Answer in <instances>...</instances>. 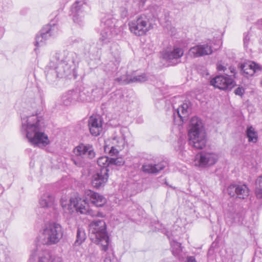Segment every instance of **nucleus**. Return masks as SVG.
<instances>
[{
	"label": "nucleus",
	"mask_w": 262,
	"mask_h": 262,
	"mask_svg": "<svg viewBox=\"0 0 262 262\" xmlns=\"http://www.w3.org/2000/svg\"><path fill=\"white\" fill-rule=\"evenodd\" d=\"M58 28L54 21L44 27L39 34L36 36L35 45L37 47L43 46L46 40L51 36H54L58 33Z\"/></svg>",
	"instance_id": "9d476101"
},
{
	"label": "nucleus",
	"mask_w": 262,
	"mask_h": 262,
	"mask_svg": "<svg viewBox=\"0 0 262 262\" xmlns=\"http://www.w3.org/2000/svg\"><path fill=\"white\" fill-rule=\"evenodd\" d=\"M56 63L52 60L46 70V79L50 84H54L58 78L71 75L76 69L78 60L77 55L73 52L63 51L57 52L53 56Z\"/></svg>",
	"instance_id": "f257e3e1"
},
{
	"label": "nucleus",
	"mask_w": 262,
	"mask_h": 262,
	"mask_svg": "<svg viewBox=\"0 0 262 262\" xmlns=\"http://www.w3.org/2000/svg\"><path fill=\"white\" fill-rule=\"evenodd\" d=\"M91 238L94 243L100 245L102 250H108L109 238L106 232V226L103 220L94 221L90 225Z\"/></svg>",
	"instance_id": "39448f33"
},
{
	"label": "nucleus",
	"mask_w": 262,
	"mask_h": 262,
	"mask_svg": "<svg viewBox=\"0 0 262 262\" xmlns=\"http://www.w3.org/2000/svg\"><path fill=\"white\" fill-rule=\"evenodd\" d=\"M171 251L174 256L180 258L182 249L181 244L176 241H170Z\"/></svg>",
	"instance_id": "7c9ffc66"
},
{
	"label": "nucleus",
	"mask_w": 262,
	"mask_h": 262,
	"mask_svg": "<svg viewBox=\"0 0 262 262\" xmlns=\"http://www.w3.org/2000/svg\"><path fill=\"white\" fill-rule=\"evenodd\" d=\"M109 162L110 164H114L117 166L123 165L124 164V161L122 158H111Z\"/></svg>",
	"instance_id": "58836bf2"
},
{
	"label": "nucleus",
	"mask_w": 262,
	"mask_h": 262,
	"mask_svg": "<svg viewBox=\"0 0 262 262\" xmlns=\"http://www.w3.org/2000/svg\"><path fill=\"white\" fill-rule=\"evenodd\" d=\"M229 70H230L231 74H233V75H234L235 74V69L233 67H230Z\"/></svg>",
	"instance_id": "8fccbe9b"
},
{
	"label": "nucleus",
	"mask_w": 262,
	"mask_h": 262,
	"mask_svg": "<svg viewBox=\"0 0 262 262\" xmlns=\"http://www.w3.org/2000/svg\"><path fill=\"white\" fill-rule=\"evenodd\" d=\"M88 8L86 3L82 0L77 1L73 4L71 7V15L75 23L80 24L83 21Z\"/></svg>",
	"instance_id": "f8f14e48"
},
{
	"label": "nucleus",
	"mask_w": 262,
	"mask_h": 262,
	"mask_svg": "<svg viewBox=\"0 0 262 262\" xmlns=\"http://www.w3.org/2000/svg\"><path fill=\"white\" fill-rule=\"evenodd\" d=\"M125 74L120 76L115 79V82L120 84H127L131 83L132 74H128L127 72L125 71Z\"/></svg>",
	"instance_id": "2f4dec72"
},
{
	"label": "nucleus",
	"mask_w": 262,
	"mask_h": 262,
	"mask_svg": "<svg viewBox=\"0 0 262 262\" xmlns=\"http://www.w3.org/2000/svg\"><path fill=\"white\" fill-rule=\"evenodd\" d=\"M255 25L259 29H262V18L258 19L255 23Z\"/></svg>",
	"instance_id": "de8ad7c7"
},
{
	"label": "nucleus",
	"mask_w": 262,
	"mask_h": 262,
	"mask_svg": "<svg viewBox=\"0 0 262 262\" xmlns=\"http://www.w3.org/2000/svg\"><path fill=\"white\" fill-rule=\"evenodd\" d=\"M184 54L183 50L179 47H174L172 49H166L163 52V58L173 62V60L180 59Z\"/></svg>",
	"instance_id": "412c9836"
},
{
	"label": "nucleus",
	"mask_w": 262,
	"mask_h": 262,
	"mask_svg": "<svg viewBox=\"0 0 262 262\" xmlns=\"http://www.w3.org/2000/svg\"><path fill=\"white\" fill-rule=\"evenodd\" d=\"M128 11L125 8H123L121 12V16L122 18H125L128 16Z\"/></svg>",
	"instance_id": "a18cd8bd"
},
{
	"label": "nucleus",
	"mask_w": 262,
	"mask_h": 262,
	"mask_svg": "<svg viewBox=\"0 0 262 262\" xmlns=\"http://www.w3.org/2000/svg\"><path fill=\"white\" fill-rule=\"evenodd\" d=\"M21 133L34 147L43 148L48 145L50 140L45 133L42 118L37 112L35 114L21 119Z\"/></svg>",
	"instance_id": "f03ea898"
},
{
	"label": "nucleus",
	"mask_w": 262,
	"mask_h": 262,
	"mask_svg": "<svg viewBox=\"0 0 262 262\" xmlns=\"http://www.w3.org/2000/svg\"><path fill=\"white\" fill-rule=\"evenodd\" d=\"M167 166L166 162H161L157 164H146L142 166V170L144 172L157 174Z\"/></svg>",
	"instance_id": "5701e85b"
},
{
	"label": "nucleus",
	"mask_w": 262,
	"mask_h": 262,
	"mask_svg": "<svg viewBox=\"0 0 262 262\" xmlns=\"http://www.w3.org/2000/svg\"><path fill=\"white\" fill-rule=\"evenodd\" d=\"M189 144L196 149L203 148L206 143V136L202 120L197 117H192L188 129Z\"/></svg>",
	"instance_id": "7ed1b4c3"
},
{
	"label": "nucleus",
	"mask_w": 262,
	"mask_h": 262,
	"mask_svg": "<svg viewBox=\"0 0 262 262\" xmlns=\"http://www.w3.org/2000/svg\"><path fill=\"white\" fill-rule=\"evenodd\" d=\"M244 92V90L242 88L238 87L235 90L234 93L236 95L242 96Z\"/></svg>",
	"instance_id": "c03bdc74"
},
{
	"label": "nucleus",
	"mask_w": 262,
	"mask_h": 262,
	"mask_svg": "<svg viewBox=\"0 0 262 262\" xmlns=\"http://www.w3.org/2000/svg\"><path fill=\"white\" fill-rule=\"evenodd\" d=\"M118 20L111 15H108L102 18L101 26L102 28L110 30H114L116 28H120Z\"/></svg>",
	"instance_id": "393cba45"
},
{
	"label": "nucleus",
	"mask_w": 262,
	"mask_h": 262,
	"mask_svg": "<svg viewBox=\"0 0 262 262\" xmlns=\"http://www.w3.org/2000/svg\"><path fill=\"white\" fill-rule=\"evenodd\" d=\"M110 160L108 157H101L98 159L97 164L99 166L103 167L102 168H107V167L110 164Z\"/></svg>",
	"instance_id": "e433bc0d"
},
{
	"label": "nucleus",
	"mask_w": 262,
	"mask_h": 262,
	"mask_svg": "<svg viewBox=\"0 0 262 262\" xmlns=\"http://www.w3.org/2000/svg\"><path fill=\"white\" fill-rule=\"evenodd\" d=\"M2 164L1 163H0V167L2 166Z\"/></svg>",
	"instance_id": "864d4df0"
},
{
	"label": "nucleus",
	"mask_w": 262,
	"mask_h": 262,
	"mask_svg": "<svg viewBox=\"0 0 262 262\" xmlns=\"http://www.w3.org/2000/svg\"><path fill=\"white\" fill-rule=\"evenodd\" d=\"M260 47H259V50L262 52V40L260 41Z\"/></svg>",
	"instance_id": "3c124183"
},
{
	"label": "nucleus",
	"mask_w": 262,
	"mask_h": 262,
	"mask_svg": "<svg viewBox=\"0 0 262 262\" xmlns=\"http://www.w3.org/2000/svg\"><path fill=\"white\" fill-rule=\"evenodd\" d=\"M174 60H173V62H172V63H173L176 64V63L174 62ZM176 63H178V62H176Z\"/></svg>",
	"instance_id": "603ef678"
},
{
	"label": "nucleus",
	"mask_w": 262,
	"mask_h": 262,
	"mask_svg": "<svg viewBox=\"0 0 262 262\" xmlns=\"http://www.w3.org/2000/svg\"><path fill=\"white\" fill-rule=\"evenodd\" d=\"M86 199L90 200L96 207H102L106 203V199L102 195L91 190H86L84 192Z\"/></svg>",
	"instance_id": "6ab92c4d"
},
{
	"label": "nucleus",
	"mask_w": 262,
	"mask_h": 262,
	"mask_svg": "<svg viewBox=\"0 0 262 262\" xmlns=\"http://www.w3.org/2000/svg\"><path fill=\"white\" fill-rule=\"evenodd\" d=\"M189 105L187 103L182 104L173 113L174 123L181 125L185 120L189 114Z\"/></svg>",
	"instance_id": "2eb2a0df"
},
{
	"label": "nucleus",
	"mask_w": 262,
	"mask_h": 262,
	"mask_svg": "<svg viewBox=\"0 0 262 262\" xmlns=\"http://www.w3.org/2000/svg\"><path fill=\"white\" fill-rule=\"evenodd\" d=\"M108 168H101L96 173L94 174L92 177L91 183L94 188H99L104 186L107 182L108 174Z\"/></svg>",
	"instance_id": "4468645a"
},
{
	"label": "nucleus",
	"mask_w": 262,
	"mask_h": 262,
	"mask_svg": "<svg viewBox=\"0 0 262 262\" xmlns=\"http://www.w3.org/2000/svg\"><path fill=\"white\" fill-rule=\"evenodd\" d=\"M212 53L210 46L208 44L200 45L191 48L188 51V55L191 57H198L210 55Z\"/></svg>",
	"instance_id": "a211bd4d"
},
{
	"label": "nucleus",
	"mask_w": 262,
	"mask_h": 262,
	"mask_svg": "<svg viewBox=\"0 0 262 262\" xmlns=\"http://www.w3.org/2000/svg\"><path fill=\"white\" fill-rule=\"evenodd\" d=\"M63 229L57 223H51L46 225L43 229L40 240L42 244L53 245L57 244L62 238Z\"/></svg>",
	"instance_id": "0eeeda50"
},
{
	"label": "nucleus",
	"mask_w": 262,
	"mask_h": 262,
	"mask_svg": "<svg viewBox=\"0 0 262 262\" xmlns=\"http://www.w3.org/2000/svg\"><path fill=\"white\" fill-rule=\"evenodd\" d=\"M125 145V139L123 136H114L112 139L105 141L104 151L108 152L111 155H117L120 150L123 149Z\"/></svg>",
	"instance_id": "9b49d317"
},
{
	"label": "nucleus",
	"mask_w": 262,
	"mask_h": 262,
	"mask_svg": "<svg viewBox=\"0 0 262 262\" xmlns=\"http://www.w3.org/2000/svg\"><path fill=\"white\" fill-rule=\"evenodd\" d=\"M244 44L245 47H247L249 41H250V36L249 35V33H247L246 34H244Z\"/></svg>",
	"instance_id": "37998d69"
},
{
	"label": "nucleus",
	"mask_w": 262,
	"mask_h": 262,
	"mask_svg": "<svg viewBox=\"0 0 262 262\" xmlns=\"http://www.w3.org/2000/svg\"><path fill=\"white\" fill-rule=\"evenodd\" d=\"M114 259L113 252L112 250L108 251L105 255L104 262H114Z\"/></svg>",
	"instance_id": "a19ab883"
},
{
	"label": "nucleus",
	"mask_w": 262,
	"mask_h": 262,
	"mask_svg": "<svg viewBox=\"0 0 262 262\" xmlns=\"http://www.w3.org/2000/svg\"><path fill=\"white\" fill-rule=\"evenodd\" d=\"M238 67L242 74L247 77L252 76L255 73L261 71L262 70L261 66L252 61L239 63Z\"/></svg>",
	"instance_id": "dca6fc26"
},
{
	"label": "nucleus",
	"mask_w": 262,
	"mask_h": 262,
	"mask_svg": "<svg viewBox=\"0 0 262 262\" xmlns=\"http://www.w3.org/2000/svg\"><path fill=\"white\" fill-rule=\"evenodd\" d=\"M71 160L74 165L78 167H84L89 163V160L96 156L93 146L89 144H80L73 149Z\"/></svg>",
	"instance_id": "423d86ee"
},
{
	"label": "nucleus",
	"mask_w": 262,
	"mask_h": 262,
	"mask_svg": "<svg viewBox=\"0 0 262 262\" xmlns=\"http://www.w3.org/2000/svg\"><path fill=\"white\" fill-rule=\"evenodd\" d=\"M85 239V233L84 231L81 229L78 228L77 231V239L75 242L78 245L80 244Z\"/></svg>",
	"instance_id": "4c0bfd02"
},
{
	"label": "nucleus",
	"mask_w": 262,
	"mask_h": 262,
	"mask_svg": "<svg viewBox=\"0 0 262 262\" xmlns=\"http://www.w3.org/2000/svg\"><path fill=\"white\" fill-rule=\"evenodd\" d=\"M45 94L43 91L38 90V92L35 94L34 98V104L32 107L37 109V112L43 108L45 104Z\"/></svg>",
	"instance_id": "a878e982"
},
{
	"label": "nucleus",
	"mask_w": 262,
	"mask_h": 262,
	"mask_svg": "<svg viewBox=\"0 0 262 262\" xmlns=\"http://www.w3.org/2000/svg\"><path fill=\"white\" fill-rule=\"evenodd\" d=\"M219 155L213 152L201 151L195 156L194 164L200 168H206L214 165L219 159Z\"/></svg>",
	"instance_id": "1a4fd4ad"
},
{
	"label": "nucleus",
	"mask_w": 262,
	"mask_h": 262,
	"mask_svg": "<svg viewBox=\"0 0 262 262\" xmlns=\"http://www.w3.org/2000/svg\"><path fill=\"white\" fill-rule=\"evenodd\" d=\"M77 94L75 90H70L64 93L61 97V103L66 106H70L77 102Z\"/></svg>",
	"instance_id": "b1692460"
},
{
	"label": "nucleus",
	"mask_w": 262,
	"mask_h": 262,
	"mask_svg": "<svg viewBox=\"0 0 262 262\" xmlns=\"http://www.w3.org/2000/svg\"><path fill=\"white\" fill-rule=\"evenodd\" d=\"M5 23L3 19L0 18V39H1L5 33Z\"/></svg>",
	"instance_id": "79ce46f5"
},
{
	"label": "nucleus",
	"mask_w": 262,
	"mask_h": 262,
	"mask_svg": "<svg viewBox=\"0 0 262 262\" xmlns=\"http://www.w3.org/2000/svg\"><path fill=\"white\" fill-rule=\"evenodd\" d=\"M249 189L246 185H237L236 196L242 199H246L249 195Z\"/></svg>",
	"instance_id": "c756f323"
},
{
	"label": "nucleus",
	"mask_w": 262,
	"mask_h": 262,
	"mask_svg": "<svg viewBox=\"0 0 262 262\" xmlns=\"http://www.w3.org/2000/svg\"><path fill=\"white\" fill-rule=\"evenodd\" d=\"M147 80V77L144 73L137 75L134 72L132 74L131 83L142 82Z\"/></svg>",
	"instance_id": "72a5a7b5"
},
{
	"label": "nucleus",
	"mask_w": 262,
	"mask_h": 262,
	"mask_svg": "<svg viewBox=\"0 0 262 262\" xmlns=\"http://www.w3.org/2000/svg\"><path fill=\"white\" fill-rule=\"evenodd\" d=\"M8 253L6 247L0 244V262H8Z\"/></svg>",
	"instance_id": "f704fd0d"
},
{
	"label": "nucleus",
	"mask_w": 262,
	"mask_h": 262,
	"mask_svg": "<svg viewBox=\"0 0 262 262\" xmlns=\"http://www.w3.org/2000/svg\"><path fill=\"white\" fill-rule=\"evenodd\" d=\"M121 31L120 28H116L114 30L103 28L101 31L99 41L101 45L107 44L112 41L113 38Z\"/></svg>",
	"instance_id": "aec40b11"
},
{
	"label": "nucleus",
	"mask_w": 262,
	"mask_h": 262,
	"mask_svg": "<svg viewBox=\"0 0 262 262\" xmlns=\"http://www.w3.org/2000/svg\"><path fill=\"white\" fill-rule=\"evenodd\" d=\"M187 262H196L193 256H188L187 257Z\"/></svg>",
	"instance_id": "09e8293b"
},
{
	"label": "nucleus",
	"mask_w": 262,
	"mask_h": 262,
	"mask_svg": "<svg viewBox=\"0 0 262 262\" xmlns=\"http://www.w3.org/2000/svg\"><path fill=\"white\" fill-rule=\"evenodd\" d=\"M255 194L258 199L262 198V177H259L256 181Z\"/></svg>",
	"instance_id": "c9c22d12"
},
{
	"label": "nucleus",
	"mask_w": 262,
	"mask_h": 262,
	"mask_svg": "<svg viewBox=\"0 0 262 262\" xmlns=\"http://www.w3.org/2000/svg\"><path fill=\"white\" fill-rule=\"evenodd\" d=\"M54 199L51 195L49 193L43 194L39 200L40 205L43 207L53 208L54 209Z\"/></svg>",
	"instance_id": "cd10ccee"
},
{
	"label": "nucleus",
	"mask_w": 262,
	"mask_h": 262,
	"mask_svg": "<svg viewBox=\"0 0 262 262\" xmlns=\"http://www.w3.org/2000/svg\"><path fill=\"white\" fill-rule=\"evenodd\" d=\"M160 12L161 8L159 6H153L143 14L148 15L149 17V21L151 22L152 19L158 17Z\"/></svg>",
	"instance_id": "c85d7f7f"
},
{
	"label": "nucleus",
	"mask_w": 262,
	"mask_h": 262,
	"mask_svg": "<svg viewBox=\"0 0 262 262\" xmlns=\"http://www.w3.org/2000/svg\"><path fill=\"white\" fill-rule=\"evenodd\" d=\"M148 15L142 14L128 23L130 32L136 36H143L152 28L151 23L149 21Z\"/></svg>",
	"instance_id": "6e6552de"
},
{
	"label": "nucleus",
	"mask_w": 262,
	"mask_h": 262,
	"mask_svg": "<svg viewBox=\"0 0 262 262\" xmlns=\"http://www.w3.org/2000/svg\"><path fill=\"white\" fill-rule=\"evenodd\" d=\"M217 69L219 71H225L226 68L221 62H218L217 63Z\"/></svg>",
	"instance_id": "49530a36"
},
{
	"label": "nucleus",
	"mask_w": 262,
	"mask_h": 262,
	"mask_svg": "<svg viewBox=\"0 0 262 262\" xmlns=\"http://www.w3.org/2000/svg\"><path fill=\"white\" fill-rule=\"evenodd\" d=\"M61 205L64 211L69 213H72L75 210L81 214H85L92 217H104L103 213L90 209L85 201L80 198H71L69 202L62 199Z\"/></svg>",
	"instance_id": "20e7f679"
},
{
	"label": "nucleus",
	"mask_w": 262,
	"mask_h": 262,
	"mask_svg": "<svg viewBox=\"0 0 262 262\" xmlns=\"http://www.w3.org/2000/svg\"><path fill=\"white\" fill-rule=\"evenodd\" d=\"M247 136L249 142H256L257 139V135L254 129L252 127L247 128L246 131Z\"/></svg>",
	"instance_id": "473e14b6"
},
{
	"label": "nucleus",
	"mask_w": 262,
	"mask_h": 262,
	"mask_svg": "<svg viewBox=\"0 0 262 262\" xmlns=\"http://www.w3.org/2000/svg\"><path fill=\"white\" fill-rule=\"evenodd\" d=\"M89 127L91 134L97 136L102 130V120L100 117L91 116L89 119Z\"/></svg>",
	"instance_id": "4be33fe9"
},
{
	"label": "nucleus",
	"mask_w": 262,
	"mask_h": 262,
	"mask_svg": "<svg viewBox=\"0 0 262 262\" xmlns=\"http://www.w3.org/2000/svg\"><path fill=\"white\" fill-rule=\"evenodd\" d=\"M237 185H230L227 188L228 194L231 196H234L236 195L237 193Z\"/></svg>",
	"instance_id": "ea45409f"
},
{
	"label": "nucleus",
	"mask_w": 262,
	"mask_h": 262,
	"mask_svg": "<svg viewBox=\"0 0 262 262\" xmlns=\"http://www.w3.org/2000/svg\"><path fill=\"white\" fill-rule=\"evenodd\" d=\"M75 92L77 94V102H86L91 100V92L88 90L85 89L82 90L75 89Z\"/></svg>",
	"instance_id": "bb28decb"
},
{
	"label": "nucleus",
	"mask_w": 262,
	"mask_h": 262,
	"mask_svg": "<svg viewBox=\"0 0 262 262\" xmlns=\"http://www.w3.org/2000/svg\"><path fill=\"white\" fill-rule=\"evenodd\" d=\"M38 256V262H62L61 257L51 256L47 251H43L40 252L37 248L35 253L32 254L29 259V262H33L34 255Z\"/></svg>",
	"instance_id": "f3484780"
},
{
	"label": "nucleus",
	"mask_w": 262,
	"mask_h": 262,
	"mask_svg": "<svg viewBox=\"0 0 262 262\" xmlns=\"http://www.w3.org/2000/svg\"><path fill=\"white\" fill-rule=\"evenodd\" d=\"M226 76L219 75L212 78L210 84L220 90L231 89L234 85V81L231 76L226 74Z\"/></svg>",
	"instance_id": "ddd939ff"
}]
</instances>
